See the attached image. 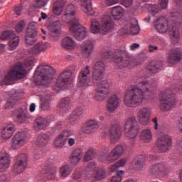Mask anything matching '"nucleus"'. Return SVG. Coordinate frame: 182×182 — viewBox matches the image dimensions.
<instances>
[{"instance_id": "0eeeda50", "label": "nucleus", "mask_w": 182, "mask_h": 182, "mask_svg": "<svg viewBox=\"0 0 182 182\" xmlns=\"http://www.w3.org/2000/svg\"><path fill=\"white\" fill-rule=\"evenodd\" d=\"M26 75V70L21 63H17L5 76L3 85H11L15 79H23Z\"/></svg>"}, {"instance_id": "473e14b6", "label": "nucleus", "mask_w": 182, "mask_h": 182, "mask_svg": "<svg viewBox=\"0 0 182 182\" xmlns=\"http://www.w3.org/2000/svg\"><path fill=\"white\" fill-rule=\"evenodd\" d=\"M48 29L50 31L49 35L51 38H58L60 32V24L58 21H54L50 25Z\"/></svg>"}, {"instance_id": "412c9836", "label": "nucleus", "mask_w": 182, "mask_h": 182, "mask_svg": "<svg viewBox=\"0 0 182 182\" xmlns=\"http://www.w3.org/2000/svg\"><path fill=\"white\" fill-rule=\"evenodd\" d=\"M114 27V21L112 19L110 16H104L102 19L101 31L103 33L110 32Z\"/></svg>"}, {"instance_id": "58836bf2", "label": "nucleus", "mask_w": 182, "mask_h": 182, "mask_svg": "<svg viewBox=\"0 0 182 182\" xmlns=\"http://www.w3.org/2000/svg\"><path fill=\"white\" fill-rule=\"evenodd\" d=\"M140 137L141 140H143L145 143H149L153 139V134L150 129H146L141 132Z\"/></svg>"}, {"instance_id": "423d86ee", "label": "nucleus", "mask_w": 182, "mask_h": 182, "mask_svg": "<svg viewBox=\"0 0 182 182\" xmlns=\"http://www.w3.org/2000/svg\"><path fill=\"white\" fill-rule=\"evenodd\" d=\"M176 105V92L168 89L162 92L159 97V107L162 112H168Z\"/></svg>"}, {"instance_id": "bb28decb", "label": "nucleus", "mask_w": 182, "mask_h": 182, "mask_svg": "<svg viewBox=\"0 0 182 182\" xmlns=\"http://www.w3.org/2000/svg\"><path fill=\"white\" fill-rule=\"evenodd\" d=\"M83 157V152L82 151V149H75L73 154H71V156L69 159V161L70 164H72L73 166L77 164L80 160H82V158Z\"/></svg>"}, {"instance_id": "a18cd8bd", "label": "nucleus", "mask_w": 182, "mask_h": 182, "mask_svg": "<svg viewBox=\"0 0 182 182\" xmlns=\"http://www.w3.org/2000/svg\"><path fill=\"white\" fill-rule=\"evenodd\" d=\"M91 32L92 33H100V23L96 19L91 21Z\"/></svg>"}, {"instance_id": "864d4df0", "label": "nucleus", "mask_w": 182, "mask_h": 182, "mask_svg": "<svg viewBox=\"0 0 182 182\" xmlns=\"http://www.w3.org/2000/svg\"><path fill=\"white\" fill-rule=\"evenodd\" d=\"M95 159V152L93 150L90 149L88 150L83 158L84 161H90V160H93Z\"/></svg>"}, {"instance_id": "ddd939ff", "label": "nucleus", "mask_w": 182, "mask_h": 182, "mask_svg": "<svg viewBox=\"0 0 182 182\" xmlns=\"http://www.w3.org/2000/svg\"><path fill=\"white\" fill-rule=\"evenodd\" d=\"M149 173L151 176H167L168 167L164 163L155 164L150 166Z\"/></svg>"}, {"instance_id": "c03bdc74", "label": "nucleus", "mask_w": 182, "mask_h": 182, "mask_svg": "<svg viewBox=\"0 0 182 182\" xmlns=\"http://www.w3.org/2000/svg\"><path fill=\"white\" fill-rule=\"evenodd\" d=\"M25 39L27 45H33V43H35V42L38 41V38H36V34H33L27 31L26 33Z\"/></svg>"}, {"instance_id": "de8ad7c7", "label": "nucleus", "mask_w": 182, "mask_h": 182, "mask_svg": "<svg viewBox=\"0 0 182 182\" xmlns=\"http://www.w3.org/2000/svg\"><path fill=\"white\" fill-rule=\"evenodd\" d=\"M146 8L149 11V14L152 15V16H155V15H157L159 14V6L157 5H153V4H146Z\"/></svg>"}, {"instance_id": "2eb2a0df", "label": "nucleus", "mask_w": 182, "mask_h": 182, "mask_svg": "<svg viewBox=\"0 0 182 182\" xmlns=\"http://www.w3.org/2000/svg\"><path fill=\"white\" fill-rule=\"evenodd\" d=\"M53 119V116L50 115L47 118L43 117V116H38L36 118L33 122L34 130L39 132V130H44L48 127L49 122Z\"/></svg>"}, {"instance_id": "e433bc0d", "label": "nucleus", "mask_w": 182, "mask_h": 182, "mask_svg": "<svg viewBox=\"0 0 182 182\" xmlns=\"http://www.w3.org/2000/svg\"><path fill=\"white\" fill-rule=\"evenodd\" d=\"M124 11L123 10V8L120 6H117L112 8V10L111 11V14L114 18V19L119 20L122 16H123V13Z\"/></svg>"}, {"instance_id": "79ce46f5", "label": "nucleus", "mask_w": 182, "mask_h": 182, "mask_svg": "<svg viewBox=\"0 0 182 182\" xmlns=\"http://www.w3.org/2000/svg\"><path fill=\"white\" fill-rule=\"evenodd\" d=\"M10 97L9 98L7 102L4 105V109H13L16 103V95H12V93H9Z\"/></svg>"}, {"instance_id": "09e8293b", "label": "nucleus", "mask_w": 182, "mask_h": 182, "mask_svg": "<svg viewBox=\"0 0 182 182\" xmlns=\"http://www.w3.org/2000/svg\"><path fill=\"white\" fill-rule=\"evenodd\" d=\"M14 36L15 34L13 31H6L1 34V41H8V39H12Z\"/></svg>"}, {"instance_id": "aec40b11", "label": "nucleus", "mask_w": 182, "mask_h": 182, "mask_svg": "<svg viewBox=\"0 0 182 182\" xmlns=\"http://www.w3.org/2000/svg\"><path fill=\"white\" fill-rule=\"evenodd\" d=\"M111 143H117L122 137V127L118 124L112 125L109 131Z\"/></svg>"}, {"instance_id": "8fccbe9b", "label": "nucleus", "mask_w": 182, "mask_h": 182, "mask_svg": "<svg viewBox=\"0 0 182 182\" xmlns=\"http://www.w3.org/2000/svg\"><path fill=\"white\" fill-rule=\"evenodd\" d=\"M26 32H28L30 33H33V35H36V33H38V26L36 23L35 22L31 23L28 26Z\"/></svg>"}, {"instance_id": "4be33fe9", "label": "nucleus", "mask_w": 182, "mask_h": 182, "mask_svg": "<svg viewBox=\"0 0 182 182\" xmlns=\"http://www.w3.org/2000/svg\"><path fill=\"white\" fill-rule=\"evenodd\" d=\"M99 127V123L96 119H90L85 123L82 128V131L85 134H91V133H95L96 129Z\"/></svg>"}, {"instance_id": "f03ea898", "label": "nucleus", "mask_w": 182, "mask_h": 182, "mask_svg": "<svg viewBox=\"0 0 182 182\" xmlns=\"http://www.w3.org/2000/svg\"><path fill=\"white\" fill-rule=\"evenodd\" d=\"M106 65L102 61H97L92 67V80L90 78V70L87 65L82 68L78 75V87H87L95 86V99L97 102H102L109 96L110 89L107 80H105Z\"/></svg>"}, {"instance_id": "cd10ccee", "label": "nucleus", "mask_w": 182, "mask_h": 182, "mask_svg": "<svg viewBox=\"0 0 182 182\" xmlns=\"http://www.w3.org/2000/svg\"><path fill=\"white\" fill-rule=\"evenodd\" d=\"M82 114H83V109H75L70 115V117L68 119L69 123H70V124H77Z\"/></svg>"}, {"instance_id": "4c0bfd02", "label": "nucleus", "mask_w": 182, "mask_h": 182, "mask_svg": "<svg viewBox=\"0 0 182 182\" xmlns=\"http://www.w3.org/2000/svg\"><path fill=\"white\" fill-rule=\"evenodd\" d=\"M40 107L42 110L48 111L50 109V96L46 95L41 98Z\"/></svg>"}, {"instance_id": "c9c22d12", "label": "nucleus", "mask_w": 182, "mask_h": 182, "mask_svg": "<svg viewBox=\"0 0 182 182\" xmlns=\"http://www.w3.org/2000/svg\"><path fill=\"white\" fill-rule=\"evenodd\" d=\"M62 46L65 49H75L76 48V43L72 38L65 37L62 41Z\"/></svg>"}, {"instance_id": "c756f323", "label": "nucleus", "mask_w": 182, "mask_h": 182, "mask_svg": "<svg viewBox=\"0 0 182 182\" xmlns=\"http://www.w3.org/2000/svg\"><path fill=\"white\" fill-rule=\"evenodd\" d=\"M81 8L86 15L95 14V10L92 9V0H81Z\"/></svg>"}, {"instance_id": "a211bd4d", "label": "nucleus", "mask_w": 182, "mask_h": 182, "mask_svg": "<svg viewBox=\"0 0 182 182\" xmlns=\"http://www.w3.org/2000/svg\"><path fill=\"white\" fill-rule=\"evenodd\" d=\"M0 153V171L4 173L11 166V158L9 153L5 149H2Z\"/></svg>"}, {"instance_id": "4d7b16f0", "label": "nucleus", "mask_w": 182, "mask_h": 182, "mask_svg": "<svg viewBox=\"0 0 182 182\" xmlns=\"http://www.w3.org/2000/svg\"><path fill=\"white\" fill-rule=\"evenodd\" d=\"M48 4V0H36L34 3V8L41 9Z\"/></svg>"}, {"instance_id": "9b49d317", "label": "nucleus", "mask_w": 182, "mask_h": 182, "mask_svg": "<svg viewBox=\"0 0 182 182\" xmlns=\"http://www.w3.org/2000/svg\"><path fill=\"white\" fill-rule=\"evenodd\" d=\"M73 85V78H72V72L70 70H65L58 77L56 82V86L58 89H62L65 86L66 87Z\"/></svg>"}, {"instance_id": "dca6fc26", "label": "nucleus", "mask_w": 182, "mask_h": 182, "mask_svg": "<svg viewBox=\"0 0 182 182\" xmlns=\"http://www.w3.org/2000/svg\"><path fill=\"white\" fill-rule=\"evenodd\" d=\"M151 114V108L150 107L141 108L137 113V117L139 123H141V124H143L144 126H146V124H149Z\"/></svg>"}, {"instance_id": "a878e982", "label": "nucleus", "mask_w": 182, "mask_h": 182, "mask_svg": "<svg viewBox=\"0 0 182 182\" xmlns=\"http://www.w3.org/2000/svg\"><path fill=\"white\" fill-rule=\"evenodd\" d=\"M81 50L84 58H89L93 50V41L90 40L85 41L81 46Z\"/></svg>"}, {"instance_id": "ea45409f", "label": "nucleus", "mask_w": 182, "mask_h": 182, "mask_svg": "<svg viewBox=\"0 0 182 182\" xmlns=\"http://www.w3.org/2000/svg\"><path fill=\"white\" fill-rule=\"evenodd\" d=\"M71 173L72 168L69 164L63 165L60 168V173L63 178L68 177Z\"/></svg>"}, {"instance_id": "338daca9", "label": "nucleus", "mask_w": 182, "mask_h": 182, "mask_svg": "<svg viewBox=\"0 0 182 182\" xmlns=\"http://www.w3.org/2000/svg\"><path fill=\"white\" fill-rule=\"evenodd\" d=\"M119 35H127L129 33V26H125L123 28L119 30Z\"/></svg>"}, {"instance_id": "39448f33", "label": "nucleus", "mask_w": 182, "mask_h": 182, "mask_svg": "<svg viewBox=\"0 0 182 182\" xmlns=\"http://www.w3.org/2000/svg\"><path fill=\"white\" fill-rule=\"evenodd\" d=\"M154 25L159 33L168 32L172 43L177 45L180 41V31L177 24H171L166 17L161 16L154 22Z\"/></svg>"}, {"instance_id": "20e7f679", "label": "nucleus", "mask_w": 182, "mask_h": 182, "mask_svg": "<svg viewBox=\"0 0 182 182\" xmlns=\"http://www.w3.org/2000/svg\"><path fill=\"white\" fill-rule=\"evenodd\" d=\"M101 57L107 62H112L114 59V66L117 69H124L134 63L127 51L123 50H116L114 53L110 50H104L101 52Z\"/></svg>"}, {"instance_id": "72a5a7b5", "label": "nucleus", "mask_w": 182, "mask_h": 182, "mask_svg": "<svg viewBox=\"0 0 182 182\" xmlns=\"http://www.w3.org/2000/svg\"><path fill=\"white\" fill-rule=\"evenodd\" d=\"M28 116L23 109L18 108L14 112V119L17 123H25L26 122V118Z\"/></svg>"}, {"instance_id": "3c124183", "label": "nucleus", "mask_w": 182, "mask_h": 182, "mask_svg": "<svg viewBox=\"0 0 182 182\" xmlns=\"http://www.w3.org/2000/svg\"><path fill=\"white\" fill-rule=\"evenodd\" d=\"M28 156L25 154H20L17 156L16 162L26 164L27 166Z\"/></svg>"}, {"instance_id": "6ab92c4d", "label": "nucleus", "mask_w": 182, "mask_h": 182, "mask_svg": "<svg viewBox=\"0 0 182 182\" xmlns=\"http://www.w3.org/2000/svg\"><path fill=\"white\" fill-rule=\"evenodd\" d=\"M182 59L181 48H174L169 51L168 56V62L169 65H176Z\"/></svg>"}, {"instance_id": "49530a36", "label": "nucleus", "mask_w": 182, "mask_h": 182, "mask_svg": "<svg viewBox=\"0 0 182 182\" xmlns=\"http://www.w3.org/2000/svg\"><path fill=\"white\" fill-rule=\"evenodd\" d=\"M25 168H26V165L25 164H21L19 162H15L14 166V173H16L17 174H21Z\"/></svg>"}, {"instance_id": "5701e85b", "label": "nucleus", "mask_w": 182, "mask_h": 182, "mask_svg": "<svg viewBox=\"0 0 182 182\" xmlns=\"http://www.w3.org/2000/svg\"><path fill=\"white\" fill-rule=\"evenodd\" d=\"M124 153V148L123 146L118 145L109 154V156L107 157V161L109 163H113V161H116L117 159L122 156Z\"/></svg>"}, {"instance_id": "1a4fd4ad", "label": "nucleus", "mask_w": 182, "mask_h": 182, "mask_svg": "<svg viewBox=\"0 0 182 182\" xmlns=\"http://www.w3.org/2000/svg\"><path fill=\"white\" fill-rule=\"evenodd\" d=\"M124 132L125 136H127L128 139H133L137 137V134L139 133V125L137 124L136 117H129L127 119L124 125Z\"/></svg>"}, {"instance_id": "5fc2aeb1", "label": "nucleus", "mask_w": 182, "mask_h": 182, "mask_svg": "<svg viewBox=\"0 0 182 182\" xmlns=\"http://www.w3.org/2000/svg\"><path fill=\"white\" fill-rule=\"evenodd\" d=\"M106 177V171L105 169H98L95 174V178L97 180H102Z\"/></svg>"}, {"instance_id": "13d9d810", "label": "nucleus", "mask_w": 182, "mask_h": 182, "mask_svg": "<svg viewBox=\"0 0 182 182\" xmlns=\"http://www.w3.org/2000/svg\"><path fill=\"white\" fill-rule=\"evenodd\" d=\"M62 127H63V123L62 122H58L57 124L53 128V133H59Z\"/></svg>"}, {"instance_id": "6e6d98bb", "label": "nucleus", "mask_w": 182, "mask_h": 182, "mask_svg": "<svg viewBox=\"0 0 182 182\" xmlns=\"http://www.w3.org/2000/svg\"><path fill=\"white\" fill-rule=\"evenodd\" d=\"M73 180H76V181H80V178H82V169H75L73 175Z\"/></svg>"}, {"instance_id": "f3484780", "label": "nucleus", "mask_w": 182, "mask_h": 182, "mask_svg": "<svg viewBox=\"0 0 182 182\" xmlns=\"http://www.w3.org/2000/svg\"><path fill=\"white\" fill-rule=\"evenodd\" d=\"M120 97L116 95L109 97L106 104V109L109 113H113L114 111L117 110L119 106H120Z\"/></svg>"}, {"instance_id": "2f4dec72", "label": "nucleus", "mask_w": 182, "mask_h": 182, "mask_svg": "<svg viewBox=\"0 0 182 182\" xmlns=\"http://www.w3.org/2000/svg\"><path fill=\"white\" fill-rule=\"evenodd\" d=\"M66 0H58L53 4V13L54 15L59 16L63 12Z\"/></svg>"}, {"instance_id": "b1692460", "label": "nucleus", "mask_w": 182, "mask_h": 182, "mask_svg": "<svg viewBox=\"0 0 182 182\" xmlns=\"http://www.w3.org/2000/svg\"><path fill=\"white\" fill-rule=\"evenodd\" d=\"M146 166V156L139 155L136 156L132 161V168L136 171L143 170Z\"/></svg>"}, {"instance_id": "a19ab883", "label": "nucleus", "mask_w": 182, "mask_h": 182, "mask_svg": "<svg viewBox=\"0 0 182 182\" xmlns=\"http://www.w3.org/2000/svg\"><path fill=\"white\" fill-rule=\"evenodd\" d=\"M70 105V98L65 97L60 100L58 106L60 110H68Z\"/></svg>"}, {"instance_id": "f704fd0d", "label": "nucleus", "mask_w": 182, "mask_h": 182, "mask_svg": "<svg viewBox=\"0 0 182 182\" xmlns=\"http://www.w3.org/2000/svg\"><path fill=\"white\" fill-rule=\"evenodd\" d=\"M48 49V44L46 43H38L36 44L31 49L33 55H39L41 52H45Z\"/></svg>"}, {"instance_id": "393cba45", "label": "nucleus", "mask_w": 182, "mask_h": 182, "mask_svg": "<svg viewBox=\"0 0 182 182\" xmlns=\"http://www.w3.org/2000/svg\"><path fill=\"white\" fill-rule=\"evenodd\" d=\"M69 136H70V132L69 131L63 132L54 141L55 147H63L68 140Z\"/></svg>"}, {"instance_id": "0e129e2a", "label": "nucleus", "mask_w": 182, "mask_h": 182, "mask_svg": "<svg viewBox=\"0 0 182 182\" xmlns=\"http://www.w3.org/2000/svg\"><path fill=\"white\" fill-rule=\"evenodd\" d=\"M159 2L162 9H166L168 5V0H159Z\"/></svg>"}, {"instance_id": "7c9ffc66", "label": "nucleus", "mask_w": 182, "mask_h": 182, "mask_svg": "<svg viewBox=\"0 0 182 182\" xmlns=\"http://www.w3.org/2000/svg\"><path fill=\"white\" fill-rule=\"evenodd\" d=\"M49 140H50V135L46 133H41L36 141V146L39 147H43L49 143Z\"/></svg>"}, {"instance_id": "bf43d9fd", "label": "nucleus", "mask_w": 182, "mask_h": 182, "mask_svg": "<svg viewBox=\"0 0 182 182\" xmlns=\"http://www.w3.org/2000/svg\"><path fill=\"white\" fill-rule=\"evenodd\" d=\"M95 170H96V164H95V162H90L85 168V171L87 173H90V171H95Z\"/></svg>"}, {"instance_id": "603ef678", "label": "nucleus", "mask_w": 182, "mask_h": 182, "mask_svg": "<svg viewBox=\"0 0 182 182\" xmlns=\"http://www.w3.org/2000/svg\"><path fill=\"white\" fill-rule=\"evenodd\" d=\"M126 161H127L126 159H122L119 160L114 165L111 166L110 171H112V172L116 171V170H117V168H119V167H122V166H124V164H126Z\"/></svg>"}, {"instance_id": "69168bd1", "label": "nucleus", "mask_w": 182, "mask_h": 182, "mask_svg": "<svg viewBox=\"0 0 182 182\" xmlns=\"http://www.w3.org/2000/svg\"><path fill=\"white\" fill-rule=\"evenodd\" d=\"M122 4L125 6V8H129L132 6L133 4V0H121Z\"/></svg>"}, {"instance_id": "9d476101", "label": "nucleus", "mask_w": 182, "mask_h": 182, "mask_svg": "<svg viewBox=\"0 0 182 182\" xmlns=\"http://www.w3.org/2000/svg\"><path fill=\"white\" fill-rule=\"evenodd\" d=\"M73 85V78H72V72L70 70H65L58 77L56 82V86L58 89H62L65 86L66 87Z\"/></svg>"}, {"instance_id": "f8f14e48", "label": "nucleus", "mask_w": 182, "mask_h": 182, "mask_svg": "<svg viewBox=\"0 0 182 182\" xmlns=\"http://www.w3.org/2000/svg\"><path fill=\"white\" fill-rule=\"evenodd\" d=\"M171 144H173L171 136L168 134H164L156 140V147L161 153L168 151L170 147H171Z\"/></svg>"}, {"instance_id": "4468645a", "label": "nucleus", "mask_w": 182, "mask_h": 182, "mask_svg": "<svg viewBox=\"0 0 182 182\" xmlns=\"http://www.w3.org/2000/svg\"><path fill=\"white\" fill-rule=\"evenodd\" d=\"M24 144H26V134L25 132H17L11 141L12 149L14 150L21 149Z\"/></svg>"}, {"instance_id": "6e6552de", "label": "nucleus", "mask_w": 182, "mask_h": 182, "mask_svg": "<svg viewBox=\"0 0 182 182\" xmlns=\"http://www.w3.org/2000/svg\"><path fill=\"white\" fill-rule=\"evenodd\" d=\"M36 73L38 76L37 82H39L41 85H48L53 79V68L49 65H40Z\"/></svg>"}, {"instance_id": "680f3d73", "label": "nucleus", "mask_w": 182, "mask_h": 182, "mask_svg": "<svg viewBox=\"0 0 182 182\" xmlns=\"http://www.w3.org/2000/svg\"><path fill=\"white\" fill-rule=\"evenodd\" d=\"M25 28V21H21L16 26V31L18 33L22 32Z\"/></svg>"}, {"instance_id": "f257e3e1", "label": "nucleus", "mask_w": 182, "mask_h": 182, "mask_svg": "<svg viewBox=\"0 0 182 182\" xmlns=\"http://www.w3.org/2000/svg\"><path fill=\"white\" fill-rule=\"evenodd\" d=\"M163 68L162 61L149 63L144 73L137 75L136 85H132L130 90L124 93V105L127 107H137L143 103V100H149L154 97L156 80L149 79L151 73H157Z\"/></svg>"}, {"instance_id": "37998d69", "label": "nucleus", "mask_w": 182, "mask_h": 182, "mask_svg": "<svg viewBox=\"0 0 182 182\" xmlns=\"http://www.w3.org/2000/svg\"><path fill=\"white\" fill-rule=\"evenodd\" d=\"M19 45V36H14L13 38L9 41V50H15Z\"/></svg>"}, {"instance_id": "7ed1b4c3", "label": "nucleus", "mask_w": 182, "mask_h": 182, "mask_svg": "<svg viewBox=\"0 0 182 182\" xmlns=\"http://www.w3.org/2000/svg\"><path fill=\"white\" fill-rule=\"evenodd\" d=\"M76 6L70 4L66 8L65 13L62 16V21L65 23H68V28L74 38L77 41H83L87 36V31L86 28L80 25L79 19L73 18L76 15Z\"/></svg>"}, {"instance_id": "052dcab7", "label": "nucleus", "mask_w": 182, "mask_h": 182, "mask_svg": "<svg viewBox=\"0 0 182 182\" xmlns=\"http://www.w3.org/2000/svg\"><path fill=\"white\" fill-rule=\"evenodd\" d=\"M130 32L132 35H137L139 32V26L137 24H131Z\"/></svg>"}, {"instance_id": "e2e57ef3", "label": "nucleus", "mask_w": 182, "mask_h": 182, "mask_svg": "<svg viewBox=\"0 0 182 182\" xmlns=\"http://www.w3.org/2000/svg\"><path fill=\"white\" fill-rule=\"evenodd\" d=\"M168 159H170L171 163H173L174 164H176V163H177V161H178L179 160L178 156L176 155V154H171L168 156Z\"/></svg>"}, {"instance_id": "c85d7f7f", "label": "nucleus", "mask_w": 182, "mask_h": 182, "mask_svg": "<svg viewBox=\"0 0 182 182\" xmlns=\"http://www.w3.org/2000/svg\"><path fill=\"white\" fill-rule=\"evenodd\" d=\"M15 132V125L14 124H9L4 127V128L1 131V137L2 139H5L8 140L12 137V134H14Z\"/></svg>"}, {"instance_id": "774afa93", "label": "nucleus", "mask_w": 182, "mask_h": 182, "mask_svg": "<svg viewBox=\"0 0 182 182\" xmlns=\"http://www.w3.org/2000/svg\"><path fill=\"white\" fill-rule=\"evenodd\" d=\"M122 181V176H114L110 182H121Z\"/></svg>"}]
</instances>
